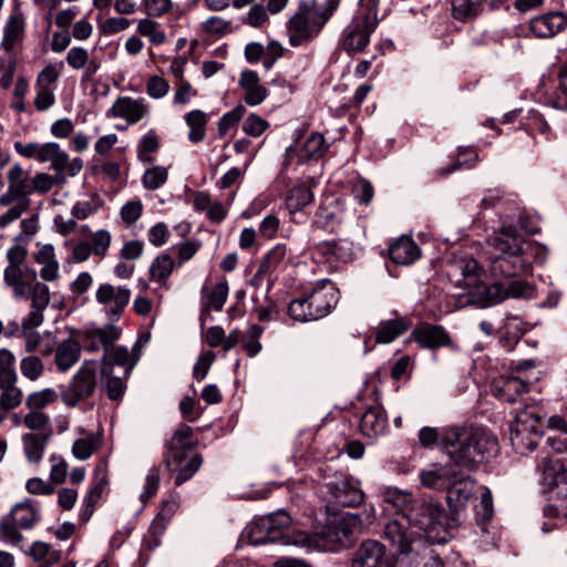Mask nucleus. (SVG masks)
<instances>
[{"label": "nucleus", "instance_id": "1", "mask_svg": "<svg viewBox=\"0 0 567 567\" xmlns=\"http://www.w3.org/2000/svg\"><path fill=\"white\" fill-rule=\"evenodd\" d=\"M444 508L431 499H414L408 512L385 523L383 539L391 550L385 567H413L417 561L419 547H423V535L443 525Z\"/></svg>", "mask_w": 567, "mask_h": 567}, {"label": "nucleus", "instance_id": "2", "mask_svg": "<svg viewBox=\"0 0 567 567\" xmlns=\"http://www.w3.org/2000/svg\"><path fill=\"white\" fill-rule=\"evenodd\" d=\"M423 447L439 449L456 467L475 470L498 452V441L492 433L472 425L453 424L424 426L419 432Z\"/></svg>", "mask_w": 567, "mask_h": 567}, {"label": "nucleus", "instance_id": "3", "mask_svg": "<svg viewBox=\"0 0 567 567\" xmlns=\"http://www.w3.org/2000/svg\"><path fill=\"white\" fill-rule=\"evenodd\" d=\"M337 10L336 0H299L296 12L286 23V33L291 47L298 48L319 37L327 22Z\"/></svg>", "mask_w": 567, "mask_h": 567}, {"label": "nucleus", "instance_id": "4", "mask_svg": "<svg viewBox=\"0 0 567 567\" xmlns=\"http://www.w3.org/2000/svg\"><path fill=\"white\" fill-rule=\"evenodd\" d=\"M489 244L492 246L489 271L494 277L511 278L520 275L527 267L524 259L527 249H538L530 243H526L511 226L503 227L499 234L491 238Z\"/></svg>", "mask_w": 567, "mask_h": 567}, {"label": "nucleus", "instance_id": "5", "mask_svg": "<svg viewBox=\"0 0 567 567\" xmlns=\"http://www.w3.org/2000/svg\"><path fill=\"white\" fill-rule=\"evenodd\" d=\"M194 446L193 430L186 424H181L165 445L166 453L163 462L168 471L177 472L176 486L193 477L202 466L203 458L198 454H194L187 460V454Z\"/></svg>", "mask_w": 567, "mask_h": 567}, {"label": "nucleus", "instance_id": "6", "mask_svg": "<svg viewBox=\"0 0 567 567\" xmlns=\"http://www.w3.org/2000/svg\"><path fill=\"white\" fill-rule=\"evenodd\" d=\"M338 302V290L333 282L323 280L310 291L290 301L289 316L300 322H308L328 316Z\"/></svg>", "mask_w": 567, "mask_h": 567}, {"label": "nucleus", "instance_id": "7", "mask_svg": "<svg viewBox=\"0 0 567 567\" xmlns=\"http://www.w3.org/2000/svg\"><path fill=\"white\" fill-rule=\"evenodd\" d=\"M99 364L96 361L86 360L73 374L68 385L60 392L62 402L68 408H75L93 396L97 385Z\"/></svg>", "mask_w": 567, "mask_h": 567}, {"label": "nucleus", "instance_id": "8", "mask_svg": "<svg viewBox=\"0 0 567 567\" xmlns=\"http://www.w3.org/2000/svg\"><path fill=\"white\" fill-rule=\"evenodd\" d=\"M540 416L534 408H525L515 416L509 429V440L516 453L525 455L532 452L540 441L537 430Z\"/></svg>", "mask_w": 567, "mask_h": 567}, {"label": "nucleus", "instance_id": "9", "mask_svg": "<svg viewBox=\"0 0 567 567\" xmlns=\"http://www.w3.org/2000/svg\"><path fill=\"white\" fill-rule=\"evenodd\" d=\"M379 24L377 9H361L352 22L344 29L341 47L347 52H362L370 42V35Z\"/></svg>", "mask_w": 567, "mask_h": 567}, {"label": "nucleus", "instance_id": "10", "mask_svg": "<svg viewBox=\"0 0 567 567\" xmlns=\"http://www.w3.org/2000/svg\"><path fill=\"white\" fill-rule=\"evenodd\" d=\"M39 519L37 511L29 503L16 504L10 513L0 519V539L12 546L23 543L20 529H30Z\"/></svg>", "mask_w": 567, "mask_h": 567}, {"label": "nucleus", "instance_id": "11", "mask_svg": "<svg viewBox=\"0 0 567 567\" xmlns=\"http://www.w3.org/2000/svg\"><path fill=\"white\" fill-rule=\"evenodd\" d=\"M7 182L24 199H30L33 193L47 194L53 187L52 175L39 172L29 177L19 163L13 164L7 172Z\"/></svg>", "mask_w": 567, "mask_h": 567}, {"label": "nucleus", "instance_id": "12", "mask_svg": "<svg viewBox=\"0 0 567 567\" xmlns=\"http://www.w3.org/2000/svg\"><path fill=\"white\" fill-rule=\"evenodd\" d=\"M262 522H267L269 525V534L274 542L279 540L284 537L287 538V543L313 549L318 547V542L315 537L309 534L297 530L292 532L291 535H286L287 529L290 526L291 518L286 512H277L261 517Z\"/></svg>", "mask_w": 567, "mask_h": 567}, {"label": "nucleus", "instance_id": "13", "mask_svg": "<svg viewBox=\"0 0 567 567\" xmlns=\"http://www.w3.org/2000/svg\"><path fill=\"white\" fill-rule=\"evenodd\" d=\"M131 299V290L110 282L101 284L95 291V300L105 315L113 320L120 319Z\"/></svg>", "mask_w": 567, "mask_h": 567}, {"label": "nucleus", "instance_id": "14", "mask_svg": "<svg viewBox=\"0 0 567 567\" xmlns=\"http://www.w3.org/2000/svg\"><path fill=\"white\" fill-rule=\"evenodd\" d=\"M38 161L49 162L55 173L66 172L71 177L79 175L83 168V161L80 157L70 161L69 155L55 142L40 144Z\"/></svg>", "mask_w": 567, "mask_h": 567}, {"label": "nucleus", "instance_id": "15", "mask_svg": "<svg viewBox=\"0 0 567 567\" xmlns=\"http://www.w3.org/2000/svg\"><path fill=\"white\" fill-rule=\"evenodd\" d=\"M537 468L543 472V483L548 489H557V495L567 496V468L559 458H553L549 452L543 451Z\"/></svg>", "mask_w": 567, "mask_h": 567}, {"label": "nucleus", "instance_id": "16", "mask_svg": "<svg viewBox=\"0 0 567 567\" xmlns=\"http://www.w3.org/2000/svg\"><path fill=\"white\" fill-rule=\"evenodd\" d=\"M326 487L334 501L342 506H358L364 499L363 492L342 473L333 475L326 483Z\"/></svg>", "mask_w": 567, "mask_h": 567}, {"label": "nucleus", "instance_id": "17", "mask_svg": "<svg viewBox=\"0 0 567 567\" xmlns=\"http://www.w3.org/2000/svg\"><path fill=\"white\" fill-rule=\"evenodd\" d=\"M38 250L33 252V260L39 266V275L44 282L60 280V261L52 244H37Z\"/></svg>", "mask_w": 567, "mask_h": 567}, {"label": "nucleus", "instance_id": "18", "mask_svg": "<svg viewBox=\"0 0 567 567\" xmlns=\"http://www.w3.org/2000/svg\"><path fill=\"white\" fill-rule=\"evenodd\" d=\"M150 113V106L143 99H133L131 96H122L115 100L110 114L116 118H123L133 125L146 117Z\"/></svg>", "mask_w": 567, "mask_h": 567}, {"label": "nucleus", "instance_id": "19", "mask_svg": "<svg viewBox=\"0 0 567 567\" xmlns=\"http://www.w3.org/2000/svg\"><path fill=\"white\" fill-rule=\"evenodd\" d=\"M82 347L74 338H68L61 341L54 350V363L59 372L69 371L81 357ZM53 347L48 346L43 351V355H50Z\"/></svg>", "mask_w": 567, "mask_h": 567}, {"label": "nucleus", "instance_id": "20", "mask_svg": "<svg viewBox=\"0 0 567 567\" xmlns=\"http://www.w3.org/2000/svg\"><path fill=\"white\" fill-rule=\"evenodd\" d=\"M0 205L9 209L0 215V227L4 228L9 224L18 220L31 205V199H24L10 185L6 192L0 195Z\"/></svg>", "mask_w": 567, "mask_h": 567}, {"label": "nucleus", "instance_id": "21", "mask_svg": "<svg viewBox=\"0 0 567 567\" xmlns=\"http://www.w3.org/2000/svg\"><path fill=\"white\" fill-rule=\"evenodd\" d=\"M385 545L373 539L363 542L355 550L352 567H382Z\"/></svg>", "mask_w": 567, "mask_h": 567}, {"label": "nucleus", "instance_id": "22", "mask_svg": "<svg viewBox=\"0 0 567 567\" xmlns=\"http://www.w3.org/2000/svg\"><path fill=\"white\" fill-rule=\"evenodd\" d=\"M121 330L107 323L101 328L91 329L85 332L86 349L91 352L103 349L105 354L112 349L114 342L120 338Z\"/></svg>", "mask_w": 567, "mask_h": 567}, {"label": "nucleus", "instance_id": "23", "mask_svg": "<svg viewBox=\"0 0 567 567\" xmlns=\"http://www.w3.org/2000/svg\"><path fill=\"white\" fill-rule=\"evenodd\" d=\"M475 488V482L470 476L456 477L446 487V501L451 509L457 512L463 509Z\"/></svg>", "mask_w": 567, "mask_h": 567}, {"label": "nucleus", "instance_id": "24", "mask_svg": "<svg viewBox=\"0 0 567 567\" xmlns=\"http://www.w3.org/2000/svg\"><path fill=\"white\" fill-rule=\"evenodd\" d=\"M527 390V384L515 375H501L494 379L493 394L501 401L515 402Z\"/></svg>", "mask_w": 567, "mask_h": 567}, {"label": "nucleus", "instance_id": "25", "mask_svg": "<svg viewBox=\"0 0 567 567\" xmlns=\"http://www.w3.org/2000/svg\"><path fill=\"white\" fill-rule=\"evenodd\" d=\"M25 31V19L22 11L14 7L8 17L3 29L1 47L6 52H11L13 48L23 40Z\"/></svg>", "mask_w": 567, "mask_h": 567}, {"label": "nucleus", "instance_id": "26", "mask_svg": "<svg viewBox=\"0 0 567 567\" xmlns=\"http://www.w3.org/2000/svg\"><path fill=\"white\" fill-rule=\"evenodd\" d=\"M239 86L245 91L244 101L249 106L261 104L268 95V91L261 84L259 75L251 70L240 73Z\"/></svg>", "mask_w": 567, "mask_h": 567}, {"label": "nucleus", "instance_id": "27", "mask_svg": "<svg viewBox=\"0 0 567 567\" xmlns=\"http://www.w3.org/2000/svg\"><path fill=\"white\" fill-rule=\"evenodd\" d=\"M389 256L396 265L409 266L421 257V249L408 236H401L389 247Z\"/></svg>", "mask_w": 567, "mask_h": 567}, {"label": "nucleus", "instance_id": "28", "mask_svg": "<svg viewBox=\"0 0 567 567\" xmlns=\"http://www.w3.org/2000/svg\"><path fill=\"white\" fill-rule=\"evenodd\" d=\"M414 340L422 348L437 349L451 344V337L441 326L426 324L412 332Z\"/></svg>", "mask_w": 567, "mask_h": 567}, {"label": "nucleus", "instance_id": "29", "mask_svg": "<svg viewBox=\"0 0 567 567\" xmlns=\"http://www.w3.org/2000/svg\"><path fill=\"white\" fill-rule=\"evenodd\" d=\"M317 252L330 264L349 262L353 258V245L349 240L324 241L317 246Z\"/></svg>", "mask_w": 567, "mask_h": 567}, {"label": "nucleus", "instance_id": "30", "mask_svg": "<svg viewBox=\"0 0 567 567\" xmlns=\"http://www.w3.org/2000/svg\"><path fill=\"white\" fill-rule=\"evenodd\" d=\"M388 419L384 410L380 405L371 406L365 410L361 417V433L370 439L378 437L385 432Z\"/></svg>", "mask_w": 567, "mask_h": 567}, {"label": "nucleus", "instance_id": "31", "mask_svg": "<svg viewBox=\"0 0 567 567\" xmlns=\"http://www.w3.org/2000/svg\"><path fill=\"white\" fill-rule=\"evenodd\" d=\"M566 18L560 12H550L530 21V30L538 38H550L563 30Z\"/></svg>", "mask_w": 567, "mask_h": 567}, {"label": "nucleus", "instance_id": "32", "mask_svg": "<svg viewBox=\"0 0 567 567\" xmlns=\"http://www.w3.org/2000/svg\"><path fill=\"white\" fill-rule=\"evenodd\" d=\"M51 436L39 435L33 432H27L21 435L22 452L25 460L31 464H40Z\"/></svg>", "mask_w": 567, "mask_h": 567}, {"label": "nucleus", "instance_id": "33", "mask_svg": "<svg viewBox=\"0 0 567 567\" xmlns=\"http://www.w3.org/2000/svg\"><path fill=\"white\" fill-rule=\"evenodd\" d=\"M133 353L128 351L125 347H117L114 349H111L109 353L104 354V359H110V363L104 369H107L110 371L113 370L112 364L125 367L124 375L127 377L128 373L133 370L135 367L138 358H140V344L138 342L135 343L132 350Z\"/></svg>", "mask_w": 567, "mask_h": 567}, {"label": "nucleus", "instance_id": "34", "mask_svg": "<svg viewBox=\"0 0 567 567\" xmlns=\"http://www.w3.org/2000/svg\"><path fill=\"white\" fill-rule=\"evenodd\" d=\"M315 181L311 179L306 184L293 187L286 199V207L290 214L302 210L306 206L313 202L312 186Z\"/></svg>", "mask_w": 567, "mask_h": 567}, {"label": "nucleus", "instance_id": "35", "mask_svg": "<svg viewBox=\"0 0 567 567\" xmlns=\"http://www.w3.org/2000/svg\"><path fill=\"white\" fill-rule=\"evenodd\" d=\"M28 432H33L39 435H53V429L51 423V417L44 411H34L28 410V412L22 416L20 422Z\"/></svg>", "mask_w": 567, "mask_h": 567}, {"label": "nucleus", "instance_id": "36", "mask_svg": "<svg viewBox=\"0 0 567 567\" xmlns=\"http://www.w3.org/2000/svg\"><path fill=\"white\" fill-rule=\"evenodd\" d=\"M421 484L426 488L445 489L452 480L456 477V473L446 467L423 470L420 472Z\"/></svg>", "mask_w": 567, "mask_h": 567}, {"label": "nucleus", "instance_id": "37", "mask_svg": "<svg viewBox=\"0 0 567 567\" xmlns=\"http://www.w3.org/2000/svg\"><path fill=\"white\" fill-rule=\"evenodd\" d=\"M410 327L409 320L404 318H395L386 321H382L379 324L375 341L378 343H390L398 337L408 331Z\"/></svg>", "mask_w": 567, "mask_h": 567}, {"label": "nucleus", "instance_id": "38", "mask_svg": "<svg viewBox=\"0 0 567 567\" xmlns=\"http://www.w3.org/2000/svg\"><path fill=\"white\" fill-rule=\"evenodd\" d=\"M23 400V392L18 386V374L0 378V402L12 409L18 408Z\"/></svg>", "mask_w": 567, "mask_h": 567}, {"label": "nucleus", "instance_id": "39", "mask_svg": "<svg viewBox=\"0 0 567 567\" xmlns=\"http://www.w3.org/2000/svg\"><path fill=\"white\" fill-rule=\"evenodd\" d=\"M174 267L175 262L169 255H158L150 266V280L158 282L162 287H167V281Z\"/></svg>", "mask_w": 567, "mask_h": 567}, {"label": "nucleus", "instance_id": "40", "mask_svg": "<svg viewBox=\"0 0 567 567\" xmlns=\"http://www.w3.org/2000/svg\"><path fill=\"white\" fill-rule=\"evenodd\" d=\"M3 281L12 290L16 299L28 297V282L23 279L22 266H7Z\"/></svg>", "mask_w": 567, "mask_h": 567}, {"label": "nucleus", "instance_id": "41", "mask_svg": "<svg viewBox=\"0 0 567 567\" xmlns=\"http://www.w3.org/2000/svg\"><path fill=\"white\" fill-rule=\"evenodd\" d=\"M136 31L147 38L153 45H162L166 41L162 24L150 17L138 20Z\"/></svg>", "mask_w": 567, "mask_h": 567}, {"label": "nucleus", "instance_id": "42", "mask_svg": "<svg viewBox=\"0 0 567 567\" xmlns=\"http://www.w3.org/2000/svg\"><path fill=\"white\" fill-rule=\"evenodd\" d=\"M59 399V393L51 388L33 391L25 398L27 410L43 411L45 408L54 404Z\"/></svg>", "mask_w": 567, "mask_h": 567}, {"label": "nucleus", "instance_id": "43", "mask_svg": "<svg viewBox=\"0 0 567 567\" xmlns=\"http://www.w3.org/2000/svg\"><path fill=\"white\" fill-rule=\"evenodd\" d=\"M483 0H451V10L458 21L472 20L482 11Z\"/></svg>", "mask_w": 567, "mask_h": 567}, {"label": "nucleus", "instance_id": "44", "mask_svg": "<svg viewBox=\"0 0 567 567\" xmlns=\"http://www.w3.org/2000/svg\"><path fill=\"white\" fill-rule=\"evenodd\" d=\"M101 435L90 434L86 437L78 439L72 445V455L79 461H86L101 447Z\"/></svg>", "mask_w": 567, "mask_h": 567}, {"label": "nucleus", "instance_id": "45", "mask_svg": "<svg viewBox=\"0 0 567 567\" xmlns=\"http://www.w3.org/2000/svg\"><path fill=\"white\" fill-rule=\"evenodd\" d=\"M185 121L189 126V141L193 143L202 142L206 135V114L200 110H193L185 115Z\"/></svg>", "mask_w": 567, "mask_h": 567}, {"label": "nucleus", "instance_id": "46", "mask_svg": "<svg viewBox=\"0 0 567 567\" xmlns=\"http://www.w3.org/2000/svg\"><path fill=\"white\" fill-rule=\"evenodd\" d=\"M103 205V200L96 194H91L86 198L78 200L71 208L73 218L84 220L94 215Z\"/></svg>", "mask_w": 567, "mask_h": 567}, {"label": "nucleus", "instance_id": "47", "mask_svg": "<svg viewBox=\"0 0 567 567\" xmlns=\"http://www.w3.org/2000/svg\"><path fill=\"white\" fill-rule=\"evenodd\" d=\"M343 217V206L339 199L330 202L328 205L319 207L317 213L318 221L324 227H333L340 224Z\"/></svg>", "mask_w": 567, "mask_h": 567}, {"label": "nucleus", "instance_id": "48", "mask_svg": "<svg viewBox=\"0 0 567 567\" xmlns=\"http://www.w3.org/2000/svg\"><path fill=\"white\" fill-rule=\"evenodd\" d=\"M178 506V499L175 497L164 501L159 513L156 515L151 525V530L154 534H162L177 511Z\"/></svg>", "mask_w": 567, "mask_h": 567}, {"label": "nucleus", "instance_id": "49", "mask_svg": "<svg viewBox=\"0 0 567 567\" xmlns=\"http://www.w3.org/2000/svg\"><path fill=\"white\" fill-rule=\"evenodd\" d=\"M28 296L31 299V308L47 309L51 300L50 289L43 280L28 285Z\"/></svg>", "mask_w": 567, "mask_h": 567}, {"label": "nucleus", "instance_id": "50", "mask_svg": "<svg viewBox=\"0 0 567 567\" xmlns=\"http://www.w3.org/2000/svg\"><path fill=\"white\" fill-rule=\"evenodd\" d=\"M21 374L29 381L39 380L44 372V363L40 357L35 354H29L20 361Z\"/></svg>", "mask_w": 567, "mask_h": 567}, {"label": "nucleus", "instance_id": "51", "mask_svg": "<svg viewBox=\"0 0 567 567\" xmlns=\"http://www.w3.org/2000/svg\"><path fill=\"white\" fill-rule=\"evenodd\" d=\"M49 463L51 465L49 478L51 483L55 485L63 484L69 475V464L66 460L58 453H52L49 456Z\"/></svg>", "mask_w": 567, "mask_h": 567}, {"label": "nucleus", "instance_id": "52", "mask_svg": "<svg viewBox=\"0 0 567 567\" xmlns=\"http://www.w3.org/2000/svg\"><path fill=\"white\" fill-rule=\"evenodd\" d=\"M158 147L159 141L156 133L153 130L148 131L138 142V159L144 163H152L154 161L152 153L156 152Z\"/></svg>", "mask_w": 567, "mask_h": 567}, {"label": "nucleus", "instance_id": "53", "mask_svg": "<svg viewBox=\"0 0 567 567\" xmlns=\"http://www.w3.org/2000/svg\"><path fill=\"white\" fill-rule=\"evenodd\" d=\"M383 499L385 503L400 509L402 514L408 512L409 506L414 502L412 495L409 492L401 491L395 487H389L383 493Z\"/></svg>", "mask_w": 567, "mask_h": 567}, {"label": "nucleus", "instance_id": "54", "mask_svg": "<svg viewBox=\"0 0 567 567\" xmlns=\"http://www.w3.org/2000/svg\"><path fill=\"white\" fill-rule=\"evenodd\" d=\"M287 254V248L285 245H276L270 251L266 254L264 257L255 278L262 277L270 270H272L277 265H279Z\"/></svg>", "mask_w": 567, "mask_h": 567}, {"label": "nucleus", "instance_id": "55", "mask_svg": "<svg viewBox=\"0 0 567 567\" xmlns=\"http://www.w3.org/2000/svg\"><path fill=\"white\" fill-rule=\"evenodd\" d=\"M359 517L355 515H344L336 520L332 527V534L338 542L348 539L358 527Z\"/></svg>", "mask_w": 567, "mask_h": 567}, {"label": "nucleus", "instance_id": "56", "mask_svg": "<svg viewBox=\"0 0 567 567\" xmlns=\"http://www.w3.org/2000/svg\"><path fill=\"white\" fill-rule=\"evenodd\" d=\"M168 178V171L164 166H153L145 171L142 183L146 189L155 190L162 187Z\"/></svg>", "mask_w": 567, "mask_h": 567}, {"label": "nucleus", "instance_id": "57", "mask_svg": "<svg viewBox=\"0 0 567 567\" xmlns=\"http://www.w3.org/2000/svg\"><path fill=\"white\" fill-rule=\"evenodd\" d=\"M228 284L226 281L217 284L213 290L207 295L204 301V309H214L220 311L228 297Z\"/></svg>", "mask_w": 567, "mask_h": 567}, {"label": "nucleus", "instance_id": "58", "mask_svg": "<svg viewBox=\"0 0 567 567\" xmlns=\"http://www.w3.org/2000/svg\"><path fill=\"white\" fill-rule=\"evenodd\" d=\"M268 523L262 522L261 517L254 520L247 529V536L252 545H262L267 543L274 542L272 537L269 534V525Z\"/></svg>", "mask_w": 567, "mask_h": 567}, {"label": "nucleus", "instance_id": "59", "mask_svg": "<svg viewBox=\"0 0 567 567\" xmlns=\"http://www.w3.org/2000/svg\"><path fill=\"white\" fill-rule=\"evenodd\" d=\"M455 267L460 270L465 286L471 287L476 285V280L480 274V266L475 259L464 258L455 262Z\"/></svg>", "mask_w": 567, "mask_h": 567}, {"label": "nucleus", "instance_id": "60", "mask_svg": "<svg viewBox=\"0 0 567 567\" xmlns=\"http://www.w3.org/2000/svg\"><path fill=\"white\" fill-rule=\"evenodd\" d=\"M246 109L243 105L235 106L231 111L225 113L218 122V134L225 136L230 128L235 127L243 118Z\"/></svg>", "mask_w": 567, "mask_h": 567}, {"label": "nucleus", "instance_id": "61", "mask_svg": "<svg viewBox=\"0 0 567 567\" xmlns=\"http://www.w3.org/2000/svg\"><path fill=\"white\" fill-rule=\"evenodd\" d=\"M28 554L35 560L41 561L44 560V563H58L60 559L59 551H51L50 545L44 542H34L31 547L29 548Z\"/></svg>", "mask_w": 567, "mask_h": 567}, {"label": "nucleus", "instance_id": "62", "mask_svg": "<svg viewBox=\"0 0 567 567\" xmlns=\"http://www.w3.org/2000/svg\"><path fill=\"white\" fill-rule=\"evenodd\" d=\"M146 92L154 100L163 99L169 92V83L159 75H152L146 82Z\"/></svg>", "mask_w": 567, "mask_h": 567}, {"label": "nucleus", "instance_id": "63", "mask_svg": "<svg viewBox=\"0 0 567 567\" xmlns=\"http://www.w3.org/2000/svg\"><path fill=\"white\" fill-rule=\"evenodd\" d=\"M111 241L112 236L109 230L100 229L95 231L92 235V244L90 245L93 250V255L103 258L111 246Z\"/></svg>", "mask_w": 567, "mask_h": 567}, {"label": "nucleus", "instance_id": "64", "mask_svg": "<svg viewBox=\"0 0 567 567\" xmlns=\"http://www.w3.org/2000/svg\"><path fill=\"white\" fill-rule=\"evenodd\" d=\"M268 127L269 123L256 113L249 114L243 124V131L252 137L260 136Z\"/></svg>", "mask_w": 567, "mask_h": 567}]
</instances>
